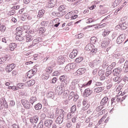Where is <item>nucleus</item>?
<instances>
[{"label": "nucleus", "mask_w": 128, "mask_h": 128, "mask_svg": "<svg viewBox=\"0 0 128 128\" xmlns=\"http://www.w3.org/2000/svg\"><path fill=\"white\" fill-rule=\"evenodd\" d=\"M14 68H16V64H8L6 67V72H12V70Z\"/></svg>", "instance_id": "nucleus-4"}, {"label": "nucleus", "mask_w": 128, "mask_h": 128, "mask_svg": "<svg viewBox=\"0 0 128 128\" xmlns=\"http://www.w3.org/2000/svg\"><path fill=\"white\" fill-rule=\"evenodd\" d=\"M65 18H66V20H72V17L70 16V13H68L66 16H65Z\"/></svg>", "instance_id": "nucleus-55"}, {"label": "nucleus", "mask_w": 128, "mask_h": 128, "mask_svg": "<svg viewBox=\"0 0 128 128\" xmlns=\"http://www.w3.org/2000/svg\"><path fill=\"white\" fill-rule=\"evenodd\" d=\"M46 72H48V74H52V68L50 66H48L46 69Z\"/></svg>", "instance_id": "nucleus-37"}, {"label": "nucleus", "mask_w": 128, "mask_h": 128, "mask_svg": "<svg viewBox=\"0 0 128 128\" xmlns=\"http://www.w3.org/2000/svg\"><path fill=\"white\" fill-rule=\"evenodd\" d=\"M42 105L40 103H38L34 106V108L35 110H42Z\"/></svg>", "instance_id": "nucleus-28"}, {"label": "nucleus", "mask_w": 128, "mask_h": 128, "mask_svg": "<svg viewBox=\"0 0 128 128\" xmlns=\"http://www.w3.org/2000/svg\"><path fill=\"white\" fill-rule=\"evenodd\" d=\"M92 48H94V46L92 44H88L86 46L85 50L90 52L92 50Z\"/></svg>", "instance_id": "nucleus-13"}, {"label": "nucleus", "mask_w": 128, "mask_h": 128, "mask_svg": "<svg viewBox=\"0 0 128 128\" xmlns=\"http://www.w3.org/2000/svg\"><path fill=\"white\" fill-rule=\"evenodd\" d=\"M58 0H48L46 6L48 8H54Z\"/></svg>", "instance_id": "nucleus-2"}, {"label": "nucleus", "mask_w": 128, "mask_h": 128, "mask_svg": "<svg viewBox=\"0 0 128 128\" xmlns=\"http://www.w3.org/2000/svg\"><path fill=\"white\" fill-rule=\"evenodd\" d=\"M21 103L24 108H26V110H30V108H32V105L30 104V102L26 99H22L21 100Z\"/></svg>", "instance_id": "nucleus-1"}, {"label": "nucleus", "mask_w": 128, "mask_h": 128, "mask_svg": "<svg viewBox=\"0 0 128 128\" xmlns=\"http://www.w3.org/2000/svg\"><path fill=\"white\" fill-rule=\"evenodd\" d=\"M59 112L60 113L59 116H61V118H64V114H66V112L64 110L62 109H60Z\"/></svg>", "instance_id": "nucleus-34"}, {"label": "nucleus", "mask_w": 128, "mask_h": 128, "mask_svg": "<svg viewBox=\"0 0 128 128\" xmlns=\"http://www.w3.org/2000/svg\"><path fill=\"white\" fill-rule=\"evenodd\" d=\"M126 40V36L124 34H120L117 38L116 42L118 44H120Z\"/></svg>", "instance_id": "nucleus-5"}, {"label": "nucleus", "mask_w": 128, "mask_h": 128, "mask_svg": "<svg viewBox=\"0 0 128 128\" xmlns=\"http://www.w3.org/2000/svg\"><path fill=\"white\" fill-rule=\"evenodd\" d=\"M92 91L90 90V89L88 88L85 90L84 94L85 96H90L92 94Z\"/></svg>", "instance_id": "nucleus-21"}, {"label": "nucleus", "mask_w": 128, "mask_h": 128, "mask_svg": "<svg viewBox=\"0 0 128 128\" xmlns=\"http://www.w3.org/2000/svg\"><path fill=\"white\" fill-rule=\"evenodd\" d=\"M108 44H110V40H108V38H104V41L102 42L101 46L102 48H106Z\"/></svg>", "instance_id": "nucleus-10"}, {"label": "nucleus", "mask_w": 128, "mask_h": 128, "mask_svg": "<svg viewBox=\"0 0 128 128\" xmlns=\"http://www.w3.org/2000/svg\"><path fill=\"white\" fill-rule=\"evenodd\" d=\"M102 110V105L98 106L96 108V112H100V110Z\"/></svg>", "instance_id": "nucleus-60"}, {"label": "nucleus", "mask_w": 128, "mask_h": 128, "mask_svg": "<svg viewBox=\"0 0 128 128\" xmlns=\"http://www.w3.org/2000/svg\"><path fill=\"white\" fill-rule=\"evenodd\" d=\"M16 34H19V35L22 34V27H20V26L16 28Z\"/></svg>", "instance_id": "nucleus-27"}, {"label": "nucleus", "mask_w": 128, "mask_h": 128, "mask_svg": "<svg viewBox=\"0 0 128 128\" xmlns=\"http://www.w3.org/2000/svg\"><path fill=\"white\" fill-rule=\"evenodd\" d=\"M76 106L74 105L72 108H71V112L72 114H74L76 112Z\"/></svg>", "instance_id": "nucleus-43"}, {"label": "nucleus", "mask_w": 128, "mask_h": 128, "mask_svg": "<svg viewBox=\"0 0 128 128\" xmlns=\"http://www.w3.org/2000/svg\"><path fill=\"white\" fill-rule=\"evenodd\" d=\"M72 124L71 122H66V126L67 128H72Z\"/></svg>", "instance_id": "nucleus-52"}, {"label": "nucleus", "mask_w": 128, "mask_h": 128, "mask_svg": "<svg viewBox=\"0 0 128 128\" xmlns=\"http://www.w3.org/2000/svg\"><path fill=\"white\" fill-rule=\"evenodd\" d=\"M110 74H112V70H108L107 68L106 76H110Z\"/></svg>", "instance_id": "nucleus-48"}, {"label": "nucleus", "mask_w": 128, "mask_h": 128, "mask_svg": "<svg viewBox=\"0 0 128 128\" xmlns=\"http://www.w3.org/2000/svg\"><path fill=\"white\" fill-rule=\"evenodd\" d=\"M33 121L34 124H37L38 122V117L36 116H33Z\"/></svg>", "instance_id": "nucleus-45"}, {"label": "nucleus", "mask_w": 128, "mask_h": 128, "mask_svg": "<svg viewBox=\"0 0 128 128\" xmlns=\"http://www.w3.org/2000/svg\"><path fill=\"white\" fill-rule=\"evenodd\" d=\"M66 60V58L63 56L58 57V62L59 64H64Z\"/></svg>", "instance_id": "nucleus-14"}, {"label": "nucleus", "mask_w": 128, "mask_h": 128, "mask_svg": "<svg viewBox=\"0 0 128 128\" xmlns=\"http://www.w3.org/2000/svg\"><path fill=\"white\" fill-rule=\"evenodd\" d=\"M44 10H39L38 14V18H42L44 16Z\"/></svg>", "instance_id": "nucleus-29"}, {"label": "nucleus", "mask_w": 128, "mask_h": 128, "mask_svg": "<svg viewBox=\"0 0 128 128\" xmlns=\"http://www.w3.org/2000/svg\"><path fill=\"white\" fill-rule=\"evenodd\" d=\"M110 34V30L104 29L102 33V36L104 38H106V36H108V34Z\"/></svg>", "instance_id": "nucleus-20"}, {"label": "nucleus", "mask_w": 128, "mask_h": 128, "mask_svg": "<svg viewBox=\"0 0 128 128\" xmlns=\"http://www.w3.org/2000/svg\"><path fill=\"white\" fill-rule=\"evenodd\" d=\"M120 72H122V70H120V68H116L113 70L112 73L114 76H116L120 74Z\"/></svg>", "instance_id": "nucleus-17"}, {"label": "nucleus", "mask_w": 128, "mask_h": 128, "mask_svg": "<svg viewBox=\"0 0 128 128\" xmlns=\"http://www.w3.org/2000/svg\"><path fill=\"white\" fill-rule=\"evenodd\" d=\"M108 97H104L100 102V104L104 106V104H106V102H108Z\"/></svg>", "instance_id": "nucleus-25"}, {"label": "nucleus", "mask_w": 128, "mask_h": 128, "mask_svg": "<svg viewBox=\"0 0 128 128\" xmlns=\"http://www.w3.org/2000/svg\"><path fill=\"white\" fill-rule=\"evenodd\" d=\"M69 14H70V16H71V20H76V18H77L78 15H76V12H70Z\"/></svg>", "instance_id": "nucleus-30"}, {"label": "nucleus", "mask_w": 128, "mask_h": 128, "mask_svg": "<svg viewBox=\"0 0 128 128\" xmlns=\"http://www.w3.org/2000/svg\"><path fill=\"white\" fill-rule=\"evenodd\" d=\"M17 46H18L16 43H11L8 45V48L10 49V52H14V49L16 48Z\"/></svg>", "instance_id": "nucleus-12"}, {"label": "nucleus", "mask_w": 128, "mask_h": 128, "mask_svg": "<svg viewBox=\"0 0 128 128\" xmlns=\"http://www.w3.org/2000/svg\"><path fill=\"white\" fill-rule=\"evenodd\" d=\"M83 60H84V58L78 57L76 59L75 62H76V64H80V62H82Z\"/></svg>", "instance_id": "nucleus-33"}, {"label": "nucleus", "mask_w": 128, "mask_h": 128, "mask_svg": "<svg viewBox=\"0 0 128 128\" xmlns=\"http://www.w3.org/2000/svg\"><path fill=\"white\" fill-rule=\"evenodd\" d=\"M104 90V87H98L94 89V92L96 94L98 92H102Z\"/></svg>", "instance_id": "nucleus-24"}, {"label": "nucleus", "mask_w": 128, "mask_h": 128, "mask_svg": "<svg viewBox=\"0 0 128 128\" xmlns=\"http://www.w3.org/2000/svg\"><path fill=\"white\" fill-rule=\"evenodd\" d=\"M36 70H37L36 68H34L32 69V70H30V71L34 74H34H36Z\"/></svg>", "instance_id": "nucleus-61"}, {"label": "nucleus", "mask_w": 128, "mask_h": 128, "mask_svg": "<svg viewBox=\"0 0 128 128\" xmlns=\"http://www.w3.org/2000/svg\"><path fill=\"white\" fill-rule=\"evenodd\" d=\"M65 10L64 6V5L60 6L58 8V14H60V16H64V14H66V12L64 11Z\"/></svg>", "instance_id": "nucleus-3"}, {"label": "nucleus", "mask_w": 128, "mask_h": 128, "mask_svg": "<svg viewBox=\"0 0 128 128\" xmlns=\"http://www.w3.org/2000/svg\"><path fill=\"white\" fill-rule=\"evenodd\" d=\"M60 82H64L66 80V76L64 75L60 77Z\"/></svg>", "instance_id": "nucleus-51"}, {"label": "nucleus", "mask_w": 128, "mask_h": 128, "mask_svg": "<svg viewBox=\"0 0 128 128\" xmlns=\"http://www.w3.org/2000/svg\"><path fill=\"white\" fill-rule=\"evenodd\" d=\"M63 122L64 118L60 116H58L56 120V122L58 124H62Z\"/></svg>", "instance_id": "nucleus-18"}, {"label": "nucleus", "mask_w": 128, "mask_h": 128, "mask_svg": "<svg viewBox=\"0 0 128 128\" xmlns=\"http://www.w3.org/2000/svg\"><path fill=\"white\" fill-rule=\"evenodd\" d=\"M71 68H70V64H68L64 68V70H66V72H68L70 71Z\"/></svg>", "instance_id": "nucleus-42"}, {"label": "nucleus", "mask_w": 128, "mask_h": 128, "mask_svg": "<svg viewBox=\"0 0 128 128\" xmlns=\"http://www.w3.org/2000/svg\"><path fill=\"white\" fill-rule=\"evenodd\" d=\"M53 22L54 24H55L54 26H55L56 28H58V26H60V19H58V18L54 20H53Z\"/></svg>", "instance_id": "nucleus-23"}, {"label": "nucleus", "mask_w": 128, "mask_h": 128, "mask_svg": "<svg viewBox=\"0 0 128 128\" xmlns=\"http://www.w3.org/2000/svg\"><path fill=\"white\" fill-rule=\"evenodd\" d=\"M86 72V68H80L76 70V74L77 76H82V74H84Z\"/></svg>", "instance_id": "nucleus-9"}, {"label": "nucleus", "mask_w": 128, "mask_h": 128, "mask_svg": "<svg viewBox=\"0 0 128 128\" xmlns=\"http://www.w3.org/2000/svg\"><path fill=\"white\" fill-rule=\"evenodd\" d=\"M75 94H76L74 93V92H70V94L69 96H68L69 100H72V99L74 98V96Z\"/></svg>", "instance_id": "nucleus-40"}, {"label": "nucleus", "mask_w": 128, "mask_h": 128, "mask_svg": "<svg viewBox=\"0 0 128 128\" xmlns=\"http://www.w3.org/2000/svg\"><path fill=\"white\" fill-rule=\"evenodd\" d=\"M24 38H26V37H24L22 34H16V39L17 40H19V42H24Z\"/></svg>", "instance_id": "nucleus-15"}, {"label": "nucleus", "mask_w": 128, "mask_h": 128, "mask_svg": "<svg viewBox=\"0 0 128 128\" xmlns=\"http://www.w3.org/2000/svg\"><path fill=\"white\" fill-rule=\"evenodd\" d=\"M17 86L19 88H24V84L22 83H19L18 84Z\"/></svg>", "instance_id": "nucleus-50"}, {"label": "nucleus", "mask_w": 128, "mask_h": 128, "mask_svg": "<svg viewBox=\"0 0 128 128\" xmlns=\"http://www.w3.org/2000/svg\"><path fill=\"white\" fill-rule=\"evenodd\" d=\"M44 128V124H42V122H40L38 126H37V128Z\"/></svg>", "instance_id": "nucleus-59"}, {"label": "nucleus", "mask_w": 128, "mask_h": 128, "mask_svg": "<svg viewBox=\"0 0 128 128\" xmlns=\"http://www.w3.org/2000/svg\"><path fill=\"white\" fill-rule=\"evenodd\" d=\"M60 72H58V71H54L53 73H52V76H60Z\"/></svg>", "instance_id": "nucleus-58"}, {"label": "nucleus", "mask_w": 128, "mask_h": 128, "mask_svg": "<svg viewBox=\"0 0 128 128\" xmlns=\"http://www.w3.org/2000/svg\"><path fill=\"white\" fill-rule=\"evenodd\" d=\"M106 110H102V112H98L99 116H102V114H106Z\"/></svg>", "instance_id": "nucleus-62"}, {"label": "nucleus", "mask_w": 128, "mask_h": 128, "mask_svg": "<svg viewBox=\"0 0 128 128\" xmlns=\"http://www.w3.org/2000/svg\"><path fill=\"white\" fill-rule=\"evenodd\" d=\"M16 104V102L14 100H11L10 102V106H14Z\"/></svg>", "instance_id": "nucleus-64"}, {"label": "nucleus", "mask_w": 128, "mask_h": 128, "mask_svg": "<svg viewBox=\"0 0 128 128\" xmlns=\"http://www.w3.org/2000/svg\"><path fill=\"white\" fill-rule=\"evenodd\" d=\"M34 40V37L30 34H28L26 35V42H32Z\"/></svg>", "instance_id": "nucleus-19"}, {"label": "nucleus", "mask_w": 128, "mask_h": 128, "mask_svg": "<svg viewBox=\"0 0 128 128\" xmlns=\"http://www.w3.org/2000/svg\"><path fill=\"white\" fill-rule=\"evenodd\" d=\"M72 112H69L68 113V115H67V118H72V116H74V115H72Z\"/></svg>", "instance_id": "nucleus-56"}, {"label": "nucleus", "mask_w": 128, "mask_h": 128, "mask_svg": "<svg viewBox=\"0 0 128 128\" xmlns=\"http://www.w3.org/2000/svg\"><path fill=\"white\" fill-rule=\"evenodd\" d=\"M41 78H42V80H48V78H50V76L48 74H42L41 76Z\"/></svg>", "instance_id": "nucleus-44"}, {"label": "nucleus", "mask_w": 128, "mask_h": 128, "mask_svg": "<svg viewBox=\"0 0 128 128\" xmlns=\"http://www.w3.org/2000/svg\"><path fill=\"white\" fill-rule=\"evenodd\" d=\"M126 96H124L123 97L122 96H116V102H124V100H126Z\"/></svg>", "instance_id": "nucleus-7"}, {"label": "nucleus", "mask_w": 128, "mask_h": 128, "mask_svg": "<svg viewBox=\"0 0 128 128\" xmlns=\"http://www.w3.org/2000/svg\"><path fill=\"white\" fill-rule=\"evenodd\" d=\"M36 96H32L30 98V102L32 104H34V102H36Z\"/></svg>", "instance_id": "nucleus-36"}, {"label": "nucleus", "mask_w": 128, "mask_h": 128, "mask_svg": "<svg viewBox=\"0 0 128 128\" xmlns=\"http://www.w3.org/2000/svg\"><path fill=\"white\" fill-rule=\"evenodd\" d=\"M116 66V63L114 62L112 63V64L108 67V70H112Z\"/></svg>", "instance_id": "nucleus-35"}, {"label": "nucleus", "mask_w": 128, "mask_h": 128, "mask_svg": "<svg viewBox=\"0 0 128 128\" xmlns=\"http://www.w3.org/2000/svg\"><path fill=\"white\" fill-rule=\"evenodd\" d=\"M90 104H88L87 106H84L82 108V110H84V112L88 108H90Z\"/></svg>", "instance_id": "nucleus-54"}, {"label": "nucleus", "mask_w": 128, "mask_h": 128, "mask_svg": "<svg viewBox=\"0 0 128 128\" xmlns=\"http://www.w3.org/2000/svg\"><path fill=\"white\" fill-rule=\"evenodd\" d=\"M69 66H70V68L71 70H74L76 68V63H71L69 64Z\"/></svg>", "instance_id": "nucleus-39"}, {"label": "nucleus", "mask_w": 128, "mask_h": 128, "mask_svg": "<svg viewBox=\"0 0 128 128\" xmlns=\"http://www.w3.org/2000/svg\"><path fill=\"white\" fill-rule=\"evenodd\" d=\"M40 34H44L46 32V28L44 27H41L39 29Z\"/></svg>", "instance_id": "nucleus-47"}, {"label": "nucleus", "mask_w": 128, "mask_h": 128, "mask_svg": "<svg viewBox=\"0 0 128 128\" xmlns=\"http://www.w3.org/2000/svg\"><path fill=\"white\" fill-rule=\"evenodd\" d=\"M52 120H48L44 122V126L47 128H50V126H52Z\"/></svg>", "instance_id": "nucleus-16"}, {"label": "nucleus", "mask_w": 128, "mask_h": 128, "mask_svg": "<svg viewBox=\"0 0 128 128\" xmlns=\"http://www.w3.org/2000/svg\"><path fill=\"white\" fill-rule=\"evenodd\" d=\"M8 58H10V55L8 54L6 55L5 56L2 57L0 58V64H4Z\"/></svg>", "instance_id": "nucleus-6"}, {"label": "nucleus", "mask_w": 128, "mask_h": 128, "mask_svg": "<svg viewBox=\"0 0 128 128\" xmlns=\"http://www.w3.org/2000/svg\"><path fill=\"white\" fill-rule=\"evenodd\" d=\"M40 42H42V38H37L34 39L32 41L33 46H36V44H38Z\"/></svg>", "instance_id": "nucleus-26"}, {"label": "nucleus", "mask_w": 128, "mask_h": 128, "mask_svg": "<svg viewBox=\"0 0 128 128\" xmlns=\"http://www.w3.org/2000/svg\"><path fill=\"white\" fill-rule=\"evenodd\" d=\"M78 50L75 49L70 54V58H74L76 56H78Z\"/></svg>", "instance_id": "nucleus-8"}, {"label": "nucleus", "mask_w": 128, "mask_h": 128, "mask_svg": "<svg viewBox=\"0 0 128 128\" xmlns=\"http://www.w3.org/2000/svg\"><path fill=\"white\" fill-rule=\"evenodd\" d=\"M82 104L84 106H88V104H88V100H84Z\"/></svg>", "instance_id": "nucleus-63"}, {"label": "nucleus", "mask_w": 128, "mask_h": 128, "mask_svg": "<svg viewBox=\"0 0 128 128\" xmlns=\"http://www.w3.org/2000/svg\"><path fill=\"white\" fill-rule=\"evenodd\" d=\"M92 80H90L86 84H83L82 85V87L86 88V86H90V84H92Z\"/></svg>", "instance_id": "nucleus-38"}, {"label": "nucleus", "mask_w": 128, "mask_h": 128, "mask_svg": "<svg viewBox=\"0 0 128 128\" xmlns=\"http://www.w3.org/2000/svg\"><path fill=\"white\" fill-rule=\"evenodd\" d=\"M74 102H76L78 100V95L77 94H75V95L74 96Z\"/></svg>", "instance_id": "nucleus-57"}, {"label": "nucleus", "mask_w": 128, "mask_h": 128, "mask_svg": "<svg viewBox=\"0 0 128 128\" xmlns=\"http://www.w3.org/2000/svg\"><path fill=\"white\" fill-rule=\"evenodd\" d=\"M64 90L62 89V88H57L56 92L58 93V96H62V94H64Z\"/></svg>", "instance_id": "nucleus-22"}, {"label": "nucleus", "mask_w": 128, "mask_h": 128, "mask_svg": "<svg viewBox=\"0 0 128 128\" xmlns=\"http://www.w3.org/2000/svg\"><path fill=\"white\" fill-rule=\"evenodd\" d=\"M96 52H98V49L92 48L90 52H92V54H95Z\"/></svg>", "instance_id": "nucleus-49"}, {"label": "nucleus", "mask_w": 128, "mask_h": 128, "mask_svg": "<svg viewBox=\"0 0 128 128\" xmlns=\"http://www.w3.org/2000/svg\"><path fill=\"white\" fill-rule=\"evenodd\" d=\"M32 76H34L32 72V71L29 70L27 73V78H32Z\"/></svg>", "instance_id": "nucleus-41"}, {"label": "nucleus", "mask_w": 128, "mask_h": 128, "mask_svg": "<svg viewBox=\"0 0 128 128\" xmlns=\"http://www.w3.org/2000/svg\"><path fill=\"white\" fill-rule=\"evenodd\" d=\"M36 84V81L34 80H30L27 82V84L28 86H34Z\"/></svg>", "instance_id": "nucleus-32"}, {"label": "nucleus", "mask_w": 128, "mask_h": 128, "mask_svg": "<svg viewBox=\"0 0 128 128\" xmlns=\"http://www.w3.org/2000/svg\"><path fill=\"white\" fill-rule=\"evenodd\" d=\"M0 32H4V30H6V26H0Z\"/></svg>", "instance_id": "nucleus-53"}, {"label": "nucleus", "mask_w": 128, "mask_h": 128, "mask_svg": "<svg viewBox=\"0 0 128 128\" xmlns=\"http://www.w3.org/2000/svg\"><path fill=\"white\" fill-rule=\"evenodd\" d=\"M104 74H106V72H104V70H100L98 72V74L100 76H104Z\"/></svg>", "instance_id": "nucleus-46"}, {"label": "nucleus", "mask_w": 128, "mask_h": 128, "mask_svg": "<svg viewBox=\"0 0 128 128\" xmlns=\"http://www.w3.org/2000/svg\"><path fill=\"white\" fill-rule=\"evenodd\" d=\"M108 116V114H106L102 118H100L99 121L98 122V126H101V124H104V120Z\"/></svg>", "instance_id": "nucleus-11"}, {"label": "nucleus", "mask_w": 128, "mask_h": 128, "mask_svg": "<svg viewBox=\"0 0 128 128\" xmlns=\"http://www.w3.org/2000/svg\"><path fill=\"white\" fill-rule=\"evenodd\" d=\"M98 41V38L96 36L92 37L90 40V44H94L96 42Z\"/></svg>", "instance_id": "nucleus-31"}]
</instances>
